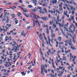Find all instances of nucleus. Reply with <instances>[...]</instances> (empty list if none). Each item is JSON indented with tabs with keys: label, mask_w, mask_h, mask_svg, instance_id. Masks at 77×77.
Instances as JSON below:
<instances>
[{
	"label": "nucleus",
	"mask_w": 77,
	"mask_h": 77,
	"mask_svg": "<svg viewBox=\"0 0 77 77\" xmlns=\"http://www.w3.org/2000/svg\"><path fill=\"white\" fill-rule=\"evenodd\" d=\"M74 14V11H73L72 12V14L73 15Z\"/></svg>",
	"instance_id": "nucleus-44"
},
{
	"label": "nucleus",
	"mask_w": 77,
	"mask_h": 77,
	"mask_svg": "<svg viewBox=\"0 0 77 77\" xmlns=\"http://www.w3.org/2000/svg\"><path fill=\"white\" fill-rule=\"evenodd\" d=\"M33 2H37V1L36 0H33Z\"/></svg>",
	"instance_id": "nucleus-57"
},
{
	"label": "nucleus",
	"mask_w": 77,
	"mask_h": 77,
	"mask_svg": "<svg viewBox=\"0 0 77 77\" xmlns=\"http://www.w3.org/2000/svg\"><path fill=\"white\" fill-rule=\"evenodd\" d=\"M35 11H36V12H38V8H35Z\"/></svg>",
	"instance_id": "nucleus-22"
},
{
	"label": "nucleus",
	"mask_w": 77,
	"mask_h": 77,
	"mask_svg": "<svg viewBox=\"0 0 77 77\" xmlns=\"http://www.w3.org/2000/svg\"><path fill=\"white\" fill-rule=\"evenodd\" d=\"M64 42H67V43H68V42H69V41L68 40H65L64 41Z\"/></svg>",
	"instance_id": "nucleus-34"
},
{
	"label": "nucleus",
	"mask_w": 77,
	"mask_h": 77,
	"mask_svg": "<svg viewBox=\"0 0 77 77\" xmlns=\"http://www.w3.org/2000/svg\"><path fill=\"white\" fill-rule=\"evenodd\" d=\"M24 33V31H22L21 33V35H23V34Z\"/></svg>",
	"instance_id": "nucleus-27"
},
{
	"label": "nucleus",
	"mask_w": 77,
	"mask_h": 77,
	"mask_svg": "<svg viewBox=\"0 0 77 77\" xmlns=\"http://www.w3.org/2000/svg\"><path fill=\"white\" fill-rule=\"evenodd\" d=\"M62 34L64 36H65V32L63 31H62Z\"/></svg>",
	"instance_id": "nucleus-38"
},
{
	"label": "nucleus",
	"mask_w": 77,
	"mask_h": 77,
	"mask_svg": "<svg viewBox=\"0 0 77 77\" xmlns=\"http://www.w3.org/2000/svg\"><path fill=\"white\" fill-rule=\"evenodd\" d=\"M31 18H33L35 19V20H38V18L36 17V15L33 13H31Z\"/></svg>",
	"instance_id": "nucleus-1"
},
{
	"label": "nucleus",
	"mask_w": 77,
	"mask_h": 77,
	"mask_svg": "<svg viewBox=\"0 0 77 77\" xmlns=\"http://www.w3.org/2000/svg\"><path fill=\"white\" fill-rule=\"evenodd\" d=\"M48 41H49V44H50V41H51V39H50V38H48Z\"/></svg>",
	"instance_id": "nucleus-32"
},
{
	"label": "nucleus",
	"mask_w": 77,
	"mask_h": 77,
	"mask_svg": "<svg viewBox=\"0 0 77 77\" xmlns=\"http://www.w3.org/2000/svg\"><path fill=\"white\" fill-rule=\"evenodd\" d=\"M39 38L40 40H43V39H42V38L41 37H40V36L39 35Z\"/></svg>",
	"instance_id": "nucleus-37"
},
{
	"label": "nucleus",
	"mask_w": 77,
	"mask_h": 77,
	"mask_svg": "<svg viewBox=\"0 0 77 77\" xmlns=\"http://www.w3.org/2000/svg\"><path fill=\"white\" fill-rule=\"evenodd\" d=\"M64 15H65L66 16H67V13L65 11H64Z\"/></svg>",
	"instance_id": "nucleus-23"
},
{
	"label": "nucleus",
	"mask_w": 77,
	"mask_h": 77,
	"mask_svg": "<svg viewBox=\"0 0 77 77\" xmlns=\"http://www.w3.org/2000/svg\"><path fill=\"white\" fill-rule=\"evenodd\" d=\"M73 3L74 4V5L75 6L76 5V3L75 2H73Z\"/></svg>",
	"instance_id": "nucleus-54"
},
{
	"label": "nucleus",
	"mask_w": 77,
	"mask_h": 77,
	"mask_svg": "<svg viewBox=\"0 0 77 77\" xmlns=\"http://www.w3.org/2000/svg\"><path fill=\"white\" fill-rule=\"evenodd\" d=\"M10 19H8L5 21V23H9V21H10Z\"/></svg>",
	"instance_id": "nucleus-11"
},
{
	"label": "nucleus",
	"mask_w": 77,
	"mask_h": 77,
	"mask_svg": "<svg viewBox=\"0 0 77 77\" xmlns=\"http://www.w3.org/2000/svg\"><path fill=\"white\" fill-rule=\"evenodd\" d=\"M61 49L62 50L61 51L62 53H63V52H64V51L63 50V48H61Z\"/></svg>",
	"instance_id": "nucleus-29"
},
{
	"label": "nucleus",
	"mask_w": 77,
	"mask_h": 77,
	"mask_svg": "<svg viewBox=\"0 0 77 77\" xmlns=\"http://www.w3.org/2000/svg\"><path fill=\"white\" fill-rule=\"evenodd\" d=\"M45 69V66L44 65H42L41 67V74L42 73V71H43V70Z\"/></svg>",
	"instance_id": "nucleus-4"
},
{
	"label": "nucleus",
	"mask_w": 77,
	"mask_h": 77,
	"mask_svg": "<svg viewBox=\"0 0 77 77\" xmlns=\"http://www.w3.org/2000/svg\"><path fill=\"white\" fill-rule=\"evenodd\" d=\"M48 12L49 13H51V14H53V10L51 11L50 10H48Z\"/></svg>",
	"instance_id": "nucleus-6"
},
{
	"label": "nucleus",
	"mask_w": 77,
	"mask_h": 77,
	"mask_svg": "<svg viewBox=\"0 0 77 77\" xmlns=\"http://www.w3.org/2000/svg\"><path fill=\"white\" fill-rule=\"evenodd\" d=\"M5 20H6V18H4L2 20V22L4 21H5Z\"/></svg>",
	"instance_id": "nucleus-40"
},
{
	"label": "nucleus",
	"mask_w": 77,
	"mask_h": 77,
	"mask_svg": "<svg viewBox=\"0 0 77 77\" xmlns=\"http://www.w3.org/2000/svg\"><path fill=\"white\" fill-rule=\"evenodd\" d=\"M68 44H69V45L70 46H71V47H72V45H73L72 44V42H71V40H70V42H69L68 43Z\"/></svg>",
	"instance_id": "nucleus-5"
},
{
	"label": "nucleus",
	"mask_w": 77,
	"mask_h": 77,
	"mask_svg": "<svg viewBox=\"0 0 77 77\" xmlns=\"http://www.w3.org/2000/svg\"><path fill=\"white\" fill-rule=\"evenodd\" d=\"M57 2V0H52V1H50L51 3H52L53 5H54V4H56Z\"/></svg>",
	"instance_id": "nucleus-2"
},
{
	"label": "nucleus",
	"mask_w": 77,
	"mask_h": 77,
	"mask_svg": "<svg viewBox=\"0 0 77 77\" xmlns=\"http://www.w3.org/2000/svg\"><path fill=\"white\" fill-rule=\"evenodd\" d=\"M37 17L38 18H39V19H40V17L39 16H37Z\"/></svg>",
	"instance_id": "nucleus-52"
},
{
	"label": "nucleus",
	"mask_w": 77,
	"mask_h": 77,
	"mask_svg": "<svg viewBox=\"0 0 77 77\" xmlns=\"http://www.w3.org/2000/svg\"><path fill=\"white\" fill-rule=\"evenodd\" d=\"M37 8L38 9H40V10L42 9V8L41 7H37Z\"/></svg>",
	"instance_id": "nucleus-17"
},
{
	"label": "nucleus",
	"mask_w": 77,
	"mask_h": 77,
	"mask_svg": "<svg viewBox=\"0 0 77 77\" xmlns=\"http://www.w3.org/2000/svg\"><path fill=\"white\" fill-rule=\"evenodd\" d=\"M46 42H47V44H48V40H45Z\"/></svg>",
	"instance_id": "nucleus-56"
},
{
	"label": "nucleus",
	"mask_w": 77,
	"mask_h": 77,
	"mask_svg": "<svg viewBox=\"0 0 77 77\" xmlns=\"http://www.w3.org/2000/svg\"><path fill=\"white\" fill-rule=\"evenodd\" d=\"M74 9V7L72 6H71L70 7L71 10H72V9Z\"/></svg>",
	"instance_id": "nucleus-18"
},
{
	"label": "nucleus",
	"mask_w": 77,
	"mask_h": 77,
	"mask_svg": "<svg viewBox=\"0 0 77 77\" xmlns=\"http://www.w3.org/2000/svg\"><path fill=\"white\" fill-rule=\"evenodd\" d=\"M56 12H57L58 14H61V13L59 12V11H58L57 10H56Z\"/></svg>",
	"instance_id": "nucleus-13"
},
{
	"label": "nucleus",
	"mask_w": 77,
	"mask_h": 77,
	"mask_svg": "<svg viewBox=\"0 0 77 77\" xmlns=\"http://www.w3.org/2000/svg\"><path fill=\"white\" fill-rule=\"evenodd\" d=\"M44 38L45 39V41L46 40H47V39L46 38V37L45 36H44Z\"/></svg>",
	"instance_id": "nucleus-55"
},
{
	"label": "nucleus",
	"mask_w": 77,
	"mask_h": 77,
	"mask_svg": "<svg viewBox=\"0 0 77 77\" xmlns=\"http://www.w3.org/2000/svg\"><path fill=\"white\" fill-rule=\"evenodd\" d=\"M59 7H60V8H61L62 7V5H59Z\"/></svg>",
	"instance_id": "nucleus-48"
},
{
	"label": "nucleus",
	"mask_w": 77,
	"mask_h": 77,
	"mask_svg": "<svg viewBox=\"0 0 77 77\" xmlns=\"http://www.w3.org/2000/svg\"><path fill=\"white\" fill-rule=\"evenodd\" d=\"M53 23V20H51V21H50V24H51H51H52V23Z\"/></svg>",
	"instance_id": "nucleus-21"
},
{
	"label": "nucleus",
	"mask_w": 77,
	"mask_h": 77,
	"mask_svg": "<svg viewBox=\"0 0 77 77\" xmlns=\"http://www.w3.org/2000/svg\"><path fill=\"white\" fill-rule=\"evenodd\" d=\"M71 19L72 20H74V17L72 16L71 17Z\"/></svg>",
	"instance_id": "nucleus-28"
},
{
	"label": "nucleus",
	"mask_w": 77,
	"mask_h": 77,
	"mask_svg": "<svg viewBox=\"0 0 77 77\" xmlns=\"http://www.w3.org/2000/svg\"><path fill=\"white\" fill-rule=\"evenodd\" d=\"M39 12L40 13V14H42V9L40 10L39 11Z\"/></svg>",
	"instance_id": "nucleus-12"
},
{
	"label": "nucleus",
	"mask_w": 77,
	"mask_h": 77,
	"mask_svg": "<svg viewBox=\"0 0 77 77\" xmlns=\"http://www.w3.org/2000/svg\"><path fill=\"white\" fill-rule=\"evenodd\" d=\"M49 30H51V26H49Z\"/></svg>",
	"instance_id": "nucleus-41"
},
{
	"label": "nucleus",
	"mask_w": 77,
	"mask_h": 77,
	"mask_svg": "<svg viewBox=\"0 0 77 77\" xmlns=\"http://www.w3.org/2000/svg\"><path fill=\"white\" fill-rule=\"evenodd\" d=\"M43 10L44 11H45V12L47 14L48 12H47V9H46V8H43Z\"/></svg>",
	"instance_id": "nucleus-8"
},
{
	"label": "nucleus",
	"mask_w": 77,
	"mask_h": 77,
	"mask_svg": "<svg viewBox=\"0 0 77 77\" xmlns=\"http://www.w3.org/2000/svg\"><path fill=\"white\" fill-rule=\"evenodd\" d=\"M52 27H55V28H56V25H54V23L52 26Z\"/></svg>",
	"instance_id": "nucleus-14"
},
{
	"label": "nucleus",
	"mask_w": 77,
	"mask_h": 77,
	"mask_svg": "<svg viewBox=\"0 0 77 77\" xmlns=\"http://www.w3.org/2000/svg\"><path fill=\"white\" fill-rule=\"evenodd\" d=\"M59 11H62V8H60Z\"/></svg>",
	"instance_id": "nucleus-49"
},
{
	"label": "nucleus",
	"mask_w": 77,
	"mask_h": 77,
	"mask_svg": "<svg viewBox=\"0 0 77 77\" xmlns=\"http://www.w3.org/2000/svg\"><path fill=\"white\" fill-rule=\"evenodd\" d=\"M65 6L66 7V8H68V5H66V4H65Z\"/></svg>",
	"instance_id": "nucleus-58"
},
{
	"label": "nucleus",
	"mask_w": 77,
	"mask_h": 77,
	"mask_svg": "<svg viewBox=\"0 0 77 77\" xmlns=\"http://www.w3.org/2000/svg\"><path fill=\"white\" fill-rule=\"evenodd\" d=\"M73 27H74V29H75V26L74 25H73Z\"/></svg>",
	"instance_id": "nucleus-53"
},
{
	"label": "nucleus",
	"mask_w": 77,
	"mask_h": 77,
	"mask_svg": "<svg viewBox=\"0 0 77 77\" xmlns=\"http://www.w3.org/2000/svg\"><path fill=\"white\" fill-rule=\"evenodd\" d=\"M14 5H19V3H14Z\"/></svg>",
	"instance_id": "nucleus-42"
},
{
	"label": "nucleus",
	"mask_w": 77,
	"mask_h": 77,
	"mask_svg": "<svg viewBox=\"0 0 77 77\" xmlns=\"http://www.w3.org/2000/svg\"><path fill=\"white\" fill-rule=\"evenodd\" d=\"M19 2L21 3H23V1L22 0H19Z\"/></svg>",
	"instance_id": "nucleus-39"
},
{
	"label": "nucleus",
	"mask_w": 77,
	"mask_h": 77,
	"mask_svg": "<svg viewBox=\"0 0 77 77\" xmlns=\"http://www.w3.org/2000/svg\"><path fill=\"white\" fill-rule=\"evenodd\" d=\"M51 37L52 38L51 40L53 41L54 40V38H53V36L51 35Z\"/></svg>",
	"instance_id": "nucleus-46"
},
{
	"label": "nucleus",
	"mask_w": 77,
	"mask_h": 77,
	"mask_svg": "<svg viewBox=\"0 0 77 77\" xmlns=\"http://www.w3.org/2000/svg\"><path fill=\"white\" fill-rule=\"evenodd\" d=\"M65 67H63V69L62 70V71H63V72H64V71H65Z\"/></svg>",
	"instance_id": "nucleus-47"
},
{
	"label": "nucleus",
	"mask_w": 77,
	"mask_h": 77,
	"mask_svg": "<svg viewBox=\"0 0 77 77\" xmlns=\"http://www.w3.org/2000/svg\"><path fill=\"white\" fill-rule=\"evenodd\" d=\"M15 46L12 48V49H10V51H14V50H15Z\"/></svg>",
	"instance_id": "nucleus-9"
},
{
	"label": "nucleus",
	"mask_w": 77,
	"mask_h": 77,
	"mask_svg": "<svg viewBox=\"0 0 77 77\" xmlns=\"http://www.w3.org/2000/svg\"><path fill=\"white\" fill-rule=\"evenodd\" d=\"M41 54L42 55V56H44V54H43L42 53V52H41Z\"/></svg>",
	"instance_id": "nucleus-43"
},
{
	"label": "nucleus",
	"mask_w": 77,
	"mask_h": 77,
	"mask_svg": "<svg viewBox=\"0 0 77 77\" xmlns=\"http://www.w3.org/2000/svg\"><path fill=\"white\" fill-rule=\"evenodd\" d=\"M3 75H8V73H7L6 72H4L3 74Z\"/></svg>",
	"instance_id": "nucleus-20"
},
{
	"label": "nucleus",
	"mask_w": 77,
	"mask_h": 77,
	"mask_svg": "<svg viewBox=\"0 0 77 77\" xmlns=\"http://www.w3.org/2000/svg\"><path fill=\"white\" fill-rule=\"evenodd\" d=\"M12 3L11 2L7 3V5H11Z\"/></svg>",
	"instance_id": "nucleus-64"
},
{
	"label": "nucleus",
	"mask_w": 77,
	"mask_h": 77,
	"mask_svg": "<svg viewBox=\"0 0 77 77\" xmlns=\"http://www.w3.org/2000/svg\"><path fill=\"white\" fill-rule=\"evenodd\" d=\"M5 49L3 50H2V52L5 53Z\"/></svg>",
	"instance_id": "nucleus-59"
},
{
	"label": "nucleus",
	"mask_w": 77,
	"mask_h": 77,
	"mask_svg": "<svg viewBox=\"0 0 77 77\" xmlns=\"http://www.w3.org/2000/svg\"><path fill=\"white\" fill-rule=\"evenodd\" d=\"M13 43H14V45H17V43H16V42H15V41H14V42H13Z\"/></svg>",
	"instance_id": "nucleus-45"
},
{
	"label": "nucleus",
	"mask_w": 77,
	"mask_h": 77,
	"mask_svg": "<svg viewBox=\"0 0 77 77\" xmlns=\"http://www.w3.org/2000/svg\"><path fill=\"white\" fill-rule=\"evenodd\" d=\"M11 24H10L9 25V26H8V27H11Z\"/></svg>",
	"instance_id": "nucleus-63"
},
{
	"label": "nucleus",
	"mask_w": 77,
	"mask_h": 77,
	"mask_svg": "<svg viewBox=\"0 0 77 77\" xmlns=\"http://www.w3.org/2000/svg\"><path fill=\"white\" fill-rule=\"evenodd\" d=\"M70 48H71L72 49V50H74V49H75V48L73 46V45H72V46H71V47H70Z\"/></svg>",
	"instance_id": "nucleus-19"
},
{
	"label": "nucleus",
	"mask_w": 77,
	"mask_h": 77,
	"mask_svg": "<svg viewBox=\"0 0 77 77\" xmlns=\"http://www.w3.org/2000/svg\"><path fill=\"white\" fill-rule=\"evenodd\" d=\"M32 11H33V12H36V10H35V9H32Z\"/></svg>",
	"instance_id": "nucleus-35"
},
{
	"label": "nucleus",
	"mask_w": 77,
	"mask_h": 77,
	"mask_svg": "<svg viewBox=\"0 0 77 77\" xmlns=\"http://www.w3.org/2000/svg\"><path fill=\"white\" fill-rule=\"evenodd\" d=\"M48 17L49 18H51V15L50 14H48Z\"/></svg>",
	"instance_id": "nucleus-36"
},
{
	"label": "nucleus",
	"mask_w": 77,
	"mask_h": 77,
	"mask_svg": "<svg viewBox=\"0 0 77 77\" xmlns=\"http://www.w3.org/2000/svg\"><path fill=\"white\" fill-rule=\"evenodd\" d=\"M7 2L6 1H4L2 2L3 3H6Z\"/></svg>",
	"instance_id": "nucleus-51"
},
{
	"label": "nucleus",
	"mask_w": 77,
	"mask_h": 77,
	"mask_svg": "<svg viewBox=\"0 0 77 77\" xmlns=\"http://www.w3.org/2000/svg\"><path fill=\"white\" fill-rule=\"evenodd\" d=\"M53 29H51V33L52 36H53Z\"/></svg>",
	"instance_id": "nucleus-16"
},
{
	"label": "nucleus",
	"mask_w": 77,
	"mask_h": 77,
	"mask_svg": "<svg viewBox=\"0 0 77 77\" xmlns=\"http://www.w3.org/2000/svg\"><path fill=\"white\" fill-rule=\"evenodd\" d=\"M28 56H29L28 57L29 58H30V56H31L30 53H29V54L28 55Z\"/></svg>",
	"instance_id": "nucleus-25"
},
{
	"label": "nucleus",
	"mask_w": 77,
	"mask_h": 77,
	"mask_svg": "<svg viewBox=\"0 0 77 77\" xmlns=\"http://www.w3.org/2000/svg\"><path fill=\"white\" fill-rule=\"evenodd\" d=\"M15 17V14H13L12 15V18H14Z\"/></svg>",
	"instance_id": "nucleus-31"
},
{
	"label": "nucleus",
	"mask_w": 77,
	"mask_h": 77,
	"mask_svg": "<svg viewBox=\"0 0 77 77\" xmlns=\"http://www.w3.org/2000/svg\"><path fill=\"white\" fill-rule=\"evenodd\" d=\"M52 36H53V37H54H54H55V34L54 33H53Z\"/></svg>",
	"instance_id": "nucleus-50"
},
{
	"label": "nucleus",
	"mask_w": 77,
	"mask_h": 77,
	"mask_svg": "<svg viewBox=\"0 0 77 77\" xmlns=\"http://www.w3.org/2000/svg\"><path fill=\"white\" fill-rule=\"evenodd\" d=\"M66 3H68V4H69V1H68L66 0Z\"/></svg>",
	"instance_id": "nucleus-30"
},
{
	"label": "nucleus",
	"mask_w": 77,
	"mask_h": 77,
	"mask_svg": "<svg viewBox=\"0 0 77 77\" xmlns=\"http://www.w3.org/2000/svg\"><path fill=\"white\" fill-rule=\"evenodd\" d=\"M28 7L29 8H32L33 6L32 5H29L28 6Z\"/></svg>",
	"instance_id": "nucleus-15"
},
{
	"label": "nucleus",
	"mask_w": 77,
	"mask_h": 77,
	"mask_svg": "<svg viewBox=\"0 0 77 77\" xmlns=\"http://www.w3.org/2000/svg\"><path fill=\"white\" fill-rule=\"evenodd\" d=\"M46 32L47 34H49V29L47 28L46 29Z\"/></svg>",
	"instance_id": "nucleus-10"
},
{
	"label": "nucleus",
	"mask_w": 77,
	"mask_h": 77,
	"mask_svg": "<svg viewBox=\"0 0 77 77\" xmlns=\"http://www.w3.org/2000/svg\"><path fill=\"white\" fill-rule=\"evenodd\" d=\"M26 33H24L23 34V36H24V37H25V36H26Z\"/></svg>",
	"instance_id": "nucleus-60"
},
{
	"label": "nucleus",
	"mask_w": 77,
	"mask_h": 77,
	"mask_svg": "<svg viewBox=\"0 0 77 77\" xmlns=\"http://www.w3.org/2000/svg\"><path fill=\"white\" fill-rule=\"evenodd\" d=\"M58 41H59V42H61V40L62 39V37H58Z\"/></svg>",
	"instance_id": "nucleus-7"
},
{
	"label": "nucleus",
	"mask_w": 77,
	"mask_h": 77,
	"mask_svg": "<svg viewBox=\"0 0 77 77\" xmlns=\"http://www.w3.org/2000/svg\"><path fill=\"white\" fill-rule=\"evenodd\" d=\"M42 27H45L46 25H45V24H44L43 25H42Z\"/></svg>",
	"instance_id": "nucleus-26"
},
{
	"label": "nucleus",
	"mask_w": 77,
	"mask_h": 77,
	"mask_svg": "<svg viewBox=\"0 0 77 77\" xmlns=\"http://www.w3.org/2000/svg\"><path fill=\"white\" fill-rule=\"evenodd\" d=\"M41 19L43 21H46V20H48V17H41Z\"/></svg>",
	"instance_id": "nucleus-3"
},
{
	"label": "nucleus",
	"mask_w": 77,
	"mask_h": 77,
	"mask_svg": "<svg viewBox=\"0 0 77 77\" xmlns=\"http://www.w3.org/2000/svg\"><path fill=\"white\" fill-rule=\"evenodd\" d=\"M18 20H17L16 21H15V24H17V23H18Z\"/></svg>",
	"instance_id": "nucleus-33"
},
{
	"label": "nucleus",
	"mask_w": 77,
	"mask_h": 77,
	"mask_svg": "<svg viewBox=\"0 0 77 77\" xmlns=\"http://www.w3.org/2000/svg\"><path fill=\"white\" fill-rule=\"evenodd\" d=\"M63 60H66V58H64V59H63Z\"/></svg>",
	"instance_id": "nucleus-62"
},
{
	"label": "nucleus",
	"mask_w": 77,
	"mask_h": 77,
	"mask_svg": "<svg viewBox=\"0 0 77 77\" xmlns=\"http://www.w3.org/2000/svg\"><path fill=\"white\" fill-rule=\"evenodd\" d=\"M50 75H51V77H52L53 76H54L53 75H52V73H51Z\"/></svg>",
	"instance_id": "nucleus-61"
},
{
	"label": "nucleus",
	"mask_w": 77,
	"mask_h": 77,
	"mask_svg": "<svg viewBox=\"0 0 77 77\" xmlns=\"http://www.w3.org/2000/svg\"><path fill=\"white\" fill-rule=\"evenodd\" d=\"M27 29L28 30H30V29H31V27L30 26H29L28 27H27Z\"/></svg>",
	"instance_id": "nucleus-24"
}]
</instances>
